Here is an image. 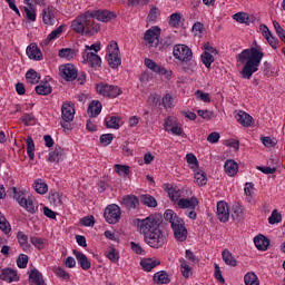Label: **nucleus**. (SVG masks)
<instances>
[{
    "label": "nucleus",
    "mask_w": 285,
    "mask_h": 285,
    "mask_svg": "<svg viewBox=\"0 0 285 285\" xmlns=\"http://www.w3.org/2000/svg\"><path fill=\"white\" fill-rule=\"evenodd\" d=\"M164 219L159 215H150L145 219H137V228L140 235L144 236V242L150 248H164L168 244V238L164 230L159 228Z\"/></svg>",
    "instance_id": "f257e3e1"
},
{
    "label": "nucleus",
    "mask_w": 285,
    "mask_h": 285,
    "mask_svg": "<svg viewBox=\"0 0 285 285\" xmlns=\"http://www.w3.org/2000/svg\"><path fill=\"white\" fill-rule=\"evenodd\" d=\"M237 59L240 63H245L240 71L243 79H250V77L259 70V65L262 63V59H264V52L252 47L250 49H245L238 53Z\"/></svg>",
    "instance_id": "f03ea898"
},
{
    "label": "nucleus",
    "mask_w": 285,
    "mask_h": 285,
    "mask_svg": "<svg viewBox=\"0 0 285 285\" xmlns=\"http://www.w3.org/2000/svg\"><path fill=\"white\" fill-rule=\"evenodd\" d=\"M71 30L85 37H95L101 30V26L95 22L91 11H86L71 22Z\"/></svg>",
    "instance_id": "7ed1b4c3"
},
{
    "label": "nucleus",
    "mask_w": 285,
    "mask_h": 285,
    "mask_svg": "<svg viewBox=\"0 0 285 285\" xmlns=\"http://www.w3.org/2000/svg\"><path fill=\"white\" fill-rule=\"evenodd\" d=\"M96 91L102 97H108L109 99H115L121 95V88L115 85H109L105 82H99L96 85Z\"/></svg>",
    "instance_id": "20e7f679"
},
{
    "label": "nucleus",
    "mask_w": 285,
    "mask_h": 285,
    "mask_svg": "<svg viewBox=\"0 0 285 285\" xmlns=\"http://www.w3.org/2000/svg\"><path fill=\"white\" fill-rule=\"evenodd\" d=\"M107 61L110 66V68H117L118 66H121V56H119V45H117L116 41H111L107 46Z\"/></svg>",
    "instance_id": "39448f33"
},
{
    "label": "nucleus",
    "mask_w": 285,
    "mask_h": 285,
    "mask_svg": "<svg viewBox=\"0 0 285 285\" xmlns=\"http://www.w3.org/2000/svg\"><path fill=\"white\" fill-rule=\"evenodd\" d=\"M173 55L175 59H178V61H183L185 63L193 61V49L186 45H175Z\"/></svg>",
    "instance_id": "423d86ee"
},
{
    "label": "nucleus",
    "mask_w": 285,
    "mask_h": 285,
    "mask_svg": "<svg viewBox=\"0 0 285 285\" xmlns=\"http://www.w3.org/2000/svg\"><path fill=\"white\" fill-rule=\"evenodd\" d=\"M104 217L108 224H119V219H121V208L119 205H108L105 208Z\"/></svg>",
    "instance_id": "0eeeda50"
},
{
    "label": "nucleus",
    "mask_w": 285,
    "mask_h": 285,
    "mask_svg": "<svg viewBox=\"0 0 285 285\" xmlns=\"http://www.w3.org/2000/svg\"><path fill=\"white\" fill-rule=\"evenodd\" d=\"M176 222L177 223H173L171 226L174 237L177 242H186V239H188V228H186V223L184 222V218Z\"/></svg>",
    "instance_id": "6e6552de"
},
{
    "label": "nucleus",
    "mask_w": 285,
    "mask_h": 285,
    "mask_svg": "<svg viewBox=\"0 0 285 285\" xmlns=\"http://www.w3.org/2000/svg\"><path fill=\"white\" fill-rule=\"evenodd\" d=\"M145 66L153 72H156V75H164L168 81L173 79V70L165 69L163 66H159V63L150 58L145 59Z\"/></svg>",
    "instance_id": "1a4fd4ad"
},
{
    "label": "nucleus",
    "mask_w": 285,
    "mask_h": 285,
    "mask_svg": "<svg viewBox=\"0 0 285 285\" xmlns=\"http://www.w3.org/2000/svg\"><path fill=\"white\" fill-rule=\"evenodd\" d=\"M161 35V29L159 27H151L145 32L144 41L150 47L157 48L159 46V36Z\"/></svg>",
    "instance_id": "9d476101"
},
{
    "label": "nucleus",
    "mask_w": 285,
    "mask_h": 285,
    "mask_svg": "<svg viewBox=\"0 0 285 285\" xmlns=\"http://www.w3.org/2000/svg\"><path fill=\"white\" fill-rule=\"evenodd\" d=\"M59 70L60 76L65 81H75L78 77L77 68H75V65L72 63L62 65L59 67Z\"/></svg>",
    "instance_id": "9b49d317"
},
{
    "label": "nucleus",
    "mask_w": 285,
    "mask_h": 285,
    "mask_svg": "<svg viewBox=\"0 0 285 285\" xmlns=\"http://www.w3.org/2000/svg\"><path fill=\"white\" fill-rule=\"evenodd\" d=\"M61 118L65 124H70L75 119V104L63 102L61 106Z\"/></svg>",
    "instance_id": "f8f14e48"
},
{
    "label": "nucleus",
    "mask_w": 285,
    "mask_h": 285,
    "mask_svg": "<svg viewBox=\"0 0 285 285\" xmlns=\"http://www.w3.org/2000/svg\"><path fill=\"white\" fill-rule=\"evenodd\" d=\"M42 21L46 26H55L57 23V9L47 7L42 10Z\"/></svg>",
    "instance_id": "ddd939ff"
},
{
    "label": "nucleus",
    "mask_w": 285,
    "mask_h": 285,
    "mask_svg": "<svg viewBox=\"0 0 285 285\" xmlns=\"http://www.w3.org/2000/svg\"><path fill=\"white\" fill-rule=\"evenodd\" d=\"M92 18H97L98 21H102V23H108V21H112V19H117V13L109 10H98V11H90Z\"/></svg>",
    "instance_id": "4468645a"
},
{
    "label": "nucleus",
    "mask_w": 285,
    "mask_h": 285,
    "mask_svg": "<svg viewBox=\"0 0 285 285\" xmlns=\"http://www.w3.org/2000/svg\"><path fill=\"white\" fill-rule=\"evenodd\" d=\"M217 219L226 224L230 217V212L228 210V204L226 202H218L217 203Z\"/></svg>",
    "instance_id": "2eb2a0df"
},
{
    "label": "nucleus",
    "mask_w": 285,
    "mask_h": 285,
    "mask_svg": "<svg viewBox=\"0 0 285 285\" xmlns=\"http://www.w3.org/2000/svg\"><path fill=\"white\" fill-rule=\"evenodd\" d=\"M177 204L181 209L195 210L199 206V200L193 196L191 198H180Z\"/></svg>",
    "instance_id": "dca6fc26"
},
{
    "label": "nucleus",
    "mask_w": 285,
    "mask_h": 285,
    "mask_svg": "<svg viewBox=\"0 0 285 285\" xmlns=\"http://www.w3.org/2000/svg\"><path fill=\"white\" fill-rule=\"evenodd\" d=\"M139 198L135 195H127L122 198L121 206L126 208V210H135V208H139Z\"/></svg>",
    "instance_id": "f3484780"
},
{
    "label": "nucleus",
    "mask_w": 285,
    "mask_h": 285,
    "mask_svg": "<svg viewBox=\"0 0 285 285\" xmlns=\"http://www.w3.org/2000/svg\"><path fill=\"white\" fill-rule=\"evenodd\" d=\"M0 279L12 284V282H19V276L17 275V271L12 268H4L0 271Z\"/></svg>",
    "instance_id": "a211bd4d"
},
{
    "label": "nucleus",
    "mask_w": 285,
    "mask_h": 285,
    "mask_svg": "<svg viewBox=\"0 0 285 285\" xmlns=\"http://www.w3.org/2000/svg\"><path fill=\"white\" fill-rule=\"evenodd\" d=\"M27 55L29 59H33V61H41V59H43V53L36 43H31L27 47Z\"/></svg>",
    "instance_id": "6ab92c4d"
},
{
    "label": "nucleus",
    "mask_w": 285,
    "mask_h": 285,
    "mask_svg": "<svg viewBox=\"0 0 285 285\" xmlns=\"http://www.w3.org/2000/svg\"><path fill=\"white\" fill-rule=\"evenodd\" d=\"M235 119L240 124V126H244V128H250V126H253V116L246 111H238Z\"/></svg>",
    "instance_id": "aec40b11"
},
{
    "label": "nucleus",
    "mask_w": 285,
    "mask_h": 285,
    "mask_svg": "<svg viewBox=\"0 0 285 285\" xmlns=\"http://www.w3.org/2000/svg\"><path fill=\"white\" fill-rule=\"evenodd\" d=\"M73 255L77 262L80 264V267L82 268V271H90L92 264L90 263V261H88V256H86V254L77 249H73Z\"/></svg>",
    "instance_id": "412c9836"
},
{
    "label": "nucleus",
    "mask_w": 285,
    "mask_h": 285,
    "mask_svg": "<svg viewBox=\"0 0 285 285\" xmlns=\"http://www.w3.org/2000/svg\"><path fill=\"white\" fill-rule=\"evenodd\" d=\"M66 153L63 151V148L61 146L56 145L55 150L49 154L48 161L51 164H59V161H63Z\"/></svg>",
    "instance_id": "4be33fe9"
},
{
    "label": "nucleus",
    "mask_w": 285,
    "mask_h": 285,
    "mask_svg": "<svg viewBox=\"0 0 285 285\" xmlns=\"http://www.w3.org/2000/svg\"><path fill=\"white\" fill-rule=\"evenodd\" d=\"M82 57L91 68H101V57H99L97 53L87 52Z\"/></svg>",
    "instance_id": "5701e85b"
},
{
    "label": "nucleus",
    "mask_w": 285,
    "mask_h": 285,
    "mask_svg": "<svg viewBox=\"0 0 285 285\" xmlns=\"http://www.w3.org/2000/svg\"><path fill=\"white\" fill-rule=\"evenodd\" d=\"M254 244L258 250H268V246H271V239L259 234L254 238Z\"/></svg>",
    "instance_id": "b1692460"
},
{
    "label": "nucleus",
    "mask_w": 285,
    "mask_h": 285,
    "mask_svg": "<svg viewBox=\"0 0 285 285\" xmlns=\"http://www.w3.org/2000/svg\"><path fill=\"white\" fill-rule=\"evenodd\" d=\"M29 284L35 285H46V281H43V275L39 273V269L33 268L29 273Z\"/></svg>",
    "instance_id": "393cba45"
},
{
    "label": "nucleus",
    "mask_w": 285,
    "mask_h": 285,
    "mask_svg": "<svg viewBox=\"0 0 285 285\" xmlns=\"http://www.w3.org/2000/svg\"><path fill=\"white\" fill-rule=\"evenodd\" d=\"M224 168L228 177H235V175H237V171L239 170V166L233 159L226 160Z\"/></svg>",
    "instance_id": "a878e982"
},
{
    "label": "nucleus",
    "mask_w": 285,
    "mask_h": 285,
    "mask_svg": "<svg viewBox=\"0 0 285 285\" xmlns=\"http://www.w3.org/2000/svg\"><path fill=\"white\" fill-rule=\"evenodd\" d=\"M89 117H98L101 114V101L92 100L87 109Z\"/></svg>",
    "instance_id": "bb28decb"
},
{
    "label": "nucleus",
    "mask_w": 285,
    "mask_h": 285,
    "mask_svg": "<svg viewBox=\"0 0 285 285\" xmlns=\"http://www.w3.org/2000/svg\"><path fill=\"white\" fill-rule=\"evenodd\" d=\"M161 262L159 259H153V258H145L140 261V266L142 269H145L147 273H150L153 268H156V266H159Z\"/></svg>",
    "instance_id": "cd10ccee"
},
{
    "label": "nucleus",
    "mask_w": 285,
    "mask_h": 285,
    "mask_svg": "<svg viewBox=\"0 0 285 285\" xmlns=\"http://www.w3.org/2000/svg\"><path fill=\"white\" fill-rule=\"evenodd\" d=\"M36 92L37 95H50L52 92V87L50 86V82L48 80L41 81V85L36 86Z\"/></svg>",
    "instance_id": "c85d7f7f"
},
{
    "label": "nucleus",
    "mask_w": 285,
    "mask_h": 285,
    "mask_svg": "<svg viewBox=\"0 0 285 285\" xmlns=\"http://www.w3.org/2000/svg\"><path fill=\"white\" fill-rule=\"evenodd\" d=\"M154 282L156 284H170V276L166 271L157 272L154 275Z\"/></svg>",
    "instance_id": "c756f323"
},
{
    "label": "nucleus",
    "mask_w": 285,
    "mask_h": 285,
    "mask_svg": "<svg viewBox=\"0 0 285 285\" xmlns=\"http://www.w3.org/2000/svg\"><path fill=\"white\" fill-rule=\"evenodd\" d=\"M164 218L166 222H169L170 226H173V224H177V222H181L183 219L173 209L165 210Z\"/></svg>",
    "instance_id": "7c9ffc66"
},
{
    "label": "nucleus",
    "mask_w": 285,
    "mask_h": 285,
    "mask_svg": "<svg viewBox=\"0 0 285 285\" xmlns=\"http://www.w3.org/2000/svg\"><path fill=\"white\" fill-rule=\"evenodd\" d=\"M166 191L171 202L179 203V198L181 197V190L179 188L171 186L167 187Z\"/></svg>",
    "instance_id": "2f4dec72"
},
{
    "label": "nucleus",
    "mask_w": 285,
    "mask_h": 285,
    "mask_svg": "<svg viewBox=\"0 0 285 285\" xmlns=\"http://www.w3.org/2000/svg\"><path fill=\"white\" fill-rule=\"evenodd\" d=\"M223 261L227 266H237V259H235V256L230 253L228 249H224L222 253Z\"/></svg>",
    "instance_id": "473e14b6"
},
{
    "label": "nucleus",
    "mask_w": 285,
    "mask_h": 285,
    "mask_svg": "<svg viewBox=\"0 0 285 285\" xmlns=\"http://www.w3.org/2000/svg\"><path fill=\"white\" fill-rule=\"evenodd\" d=\"M63 28H66V24H61L57 29L51 31V33H49L48 37L43 40V42H42L43 46H48V43H50V41H53V39H57V37H59V35H61L63 32Z\"/></svg>",
    "instance_id": "72a5a7b5"
},
{
    "label": "nucleus",
    "mask_w": 285,
    "mask_h": 285,
    "mask_svg": "<svg viewBox=\"0 0 285 285\" xmlns=\"http://www.w3.org/2000/svg\"><path fill=\"white\" fill-rule=\"evenodd\" d=\"M140 204L148 206V208H157V199L148 194L140 196Z\"/></svg>",
    "instance_id": "f704fd0d"
},
{
    "label": "nucleus",
    "mask_w": 285,
    "mask_h": 285,
    "mask_svg": "<svg viewBox=\"0 0 285 285\" xmlns=\"http://www.w3.org/2000/svg\"><path fill=\"white\" fill-rule=\"evenodd\" d=\"M121 122V117L119 116H111L108 120L106 118L105 124L107 128H112L114 130H119L120 126L119 124Z\"/></svg>",
    "instance_id": "c9c22d12"
},
{
    "label": "nucleus",
    "mask_w": 285,
    "mask_h": 285,
    "mask_svg": "<svg viewBox=\"0 0 285 285\" xmlns=\"http://www.w3.org/2000/svg\"><path fill=\"white\" fill-rule=\"evenodd\" d=\"M194 178L196 180V184H198L199 186H206V184H208V177L206 176V171L202 169H198L194 174Z\"/></svg>",
    "instance_id": "e433bc0d"
},
{
    "label": "nucleus",
    "mask_w": 285,
    "mask_h": 285,
    "mask_svg": "<svg viewBox=\"0 0 285 285\" xmlns=\"http://www.w3.org/2000/svg\"><path fill=\"white\" fill-rule=\"evenodd\" d=\"M33 188L38 195H46V193H48V184L41 179H38L33 183Z\"/></svg>",
    "instance_id": "4c0bfd02"
},
{
    "label": "nucleus",
    "mask_w": 285,
    "mask_h": 285,
    "mask_svg": "<svg viewBox=\"0 0 285 285\" xmlns=\"http://www.w3.org/2000/svg\"><path fill=\"white\" fill-rule=\"evenodd\" d=\"M12 193H13V199H16L19 204V206H22L26 204V200L28 198H26V191L23 190H17V187L12 188Z\"/></svg>",
    "instance_id": "58836bf2"
},
{
    "label": "nucleus",
    "mask_w": 285,
    "mask_h": 285,
    "mask_svg": "<svg viewBox=\"0 0 285 285\" xmlns=\"http://www.w3.org/2000/svg\"><path fill=\"white\" fill-rule=\"evenodd\" d=\"M26 79L28 83L35 86V83H39V73L35 69H29L26 73Z\"/></svg>",
    "instance_id": "ea45409f"
},
{
    "label": "nucleus",
    "mask_w": 285,
    "mask_h": 285,
    "mask_svg": "<svg viewBox=\"0 0 285 285\" xmlns=\"http://www.w3.org/2000/svg\"><path fill=\"white\" fill-rule=\"evenodd\" d=\"M180 271H181V275H183V277H185V279H188L189 277L193 276V267L189 266L188 263H186V261H181Z\"/></svg>",
    "instance_id": "a19ab883"
},
{
    "label": "nucleus",
    "mask_w": 285,
    "mask_h": 285,
    "mask_svg": "<svg viewBox=\"0 0 285 285\" xmlns=\"http://www.w3.org/2000/svg\"><path fill=\"white\" fill-rule=\"evenodd\" d=\"M27 155L31 160L35 159V140L32 136L27 137Z\"/></svg>",
    "instance_id": "79ce46f5"
},
{
    "label": "nucleus",
    "mask_w": 285,
    "mask_h": 285,
    "mask_svg": "<svg viewBox=\"0 0 285 285\" xmlns=\"http://www.w3.org/2000/svg\"><path fill=\"white\" fill-rule=\"evenodd\" d=\"M17 239L21 248H23V250H27V248H30V244H28V235H26L23 232H18Z\"/></svg>",
    "instance_id": "37998d69"
},
{
    "label": "nucleus",
    "mask_w": 285,
    "mask_h": 285,
    "mask_svg": "<svg viewBox=\"0 0 285 285\" xmlns=\"http://www.w3.org/2000/svg\"><path fill=\"white\" fill-rule=\"evenodd\" d=\"M232 219H234V222H244V209H242V207L236 206L233 208V213H232Z\"/></svg>",
    "instance_id": "c03bdc74"
},
{
    "label": "nucleus",
    "mask_w": 285,
    "mask_h": 285,
    "mask_svg": "<svg viewBox=\"0 0 285 285\" xmlns=\"http://www.w3.org/2000/svg\"><path fill=\"white\" fill-rule=\"evenodd\" d=\"M58 57L61 59H75V49L62 48L59 50Z\"/></svg>",
    "instance_id": "a18cd8bd"
},
{
    "label": "nucleus",
    "mask_w": 285,
    "mask_h": 285,
    "mask_svg": "<svg viewBox=\"0 0 285 285\" xmlns=\"http://www.w3.org/2000/svg\"><path fill=\"white\" fill-rule=\"evenodd\" d=\"M30 242L36 248H38V250H43L46 248V239L43 238L31 236Z\"/></svg>",
    "instance_id": "49530a36"
},
{
    "label": "nucleus",
    "mask_w": 285,
    "mask_h": 285,
    "mask_svg": "<svg viewBox=\"0 0 285 285\" xmlns=\"http://www.w3.org/2000/svg\"><path fill=\"white\" fill-rule=\"evenodd\" d=\"M246 285H259V279L255 273H247L244 277Z\"/></svg>",
    "instance_id": "de8ad7c7"
},
{
    "label": "nucleus",
    "mask_w": 285,
    "mask_h": 285,
    "mask_svg": "<svg viewBox=\"0 0 285 285\" xmlns=\"http://www.w3.org/2000/svg\"><path fill=\"white\" fill-rule=\"evenodd\" d=\"M169 26H171V28H179V23H181V14L179 13H173L169 17Z\"/></svg>",
    "instance_id": "09e8293b"
},
{
    "label": "nucleus",
    "mask_w": 285,
    "mask_h": 285,
    "mask_svg": "<svg viewBox=\"0 0 285 285\" xmlns=\"http://www.w3.org/2000/svg\"><path fill=\"white\" fill-rule=\"evenodd\" d=\"M200 58H202L204 66H206L207 68H210V66H213V62L215 61V57H213V55L208 53V52H204L200 56Z\"/></svg>",
    "instance_id": "8fccbe9b"
},
{
    "label": "nucleus",
    "mask_w": 285,
    "mask_h": 285,
    "mask_svg": "<svg viewBox=\"0 0 285 285\" xmlns=\"http://www.w3.org/2000/svg\"><path fill=\"white\" fill-rule=\"evenodd\" d=\"M0 230L8 235L12 228L10 227V223L8 219L4 218V216H0Z\"/></svg>",
    "instance_id": "3c124183"
},
{
    "label": "nucleus",
    "mask_w": 285,
    "mask_h": 285,
    "mask_svg": "<svg viewBox=\"0 0 285 285\" xmlns=\"http://www.w3.org/2000/svg\"><path fill=\"white\" fill-rule=\"evenodd\" d=\"M114 168L118 175H125V177L130 175V166L128 165H115Z\"/></svg>",
    "instance_id": "603ef678"
},
{
    "label": "nucleus",
    "mask_w": 285,
    "mask_h": 285,
    "mask_svg": "<svg viewBox=\"0 0 285 285\" xmlns=\"http://www.w3.org/2000/svg\"><path fill=\"white\" fill-rule=\"evenodd\" d=\"M21 208H24L26 212L30 213L31 215H35V213H37V208H35V203L32 202V199L27 198Z\"/></svg>",
    "instance_id": "864d4df0"
},
{
    "label": "nucleus",
    "mask_w": 285,
    "mask_h": 285,
    "mask_svg": "<svg viewBox=\"0 0 285 285\" xmlns=\"http://www.w3.org/2000/svg\"><path fill=\"white\" fill-rule=\"evenodd\" d=\"M53 273L57 277H60L61 279H65V281L70 279V274L61 267H55Z\"/></svg>",
    "instance_id": "5fc2aeb1"
},
{
    "label": "nucleus",
    "mask_w": 285,
    "mask_h": 285,
    "mask_svg": "<svg viewBox=\"0 0 285 285\" xmlns=\"http://www.w3.org/2000/svg\"><path fill=\"white\" fill-rule=\"evenodd\" d=\"M261 141L266 148H275V146H277V140H274L268 136L261 137Z\"/></svg>",
    "instance_id": "6e6d98bb"
},
{
    "label": "nucleus",
    "mask_w": 285,
    "mask_h": 285,
    "mask_svg": "<svg viewBox=\"0 0 285 285\" xmlns=\"http://www.w3.org/2000/svg\"><path fill=\"white\" fill-rule=\"evenodd\" d=\"M282 222V214L277 212V209H274L272 212V215L268 217V223L269 224H279Z\"/></svg>",
    "instance_id": "4d7b16f0"
},
{
    "label": "nucleus",
    "mask_w": 285,
    "mask_h": 285,
    "mask_svg": "<svg viewBox=\"0 0 285 285\" xmlns=\"http://www.w3.org/2000/svg\"><path fill=\"white\" fill-rule=\"evenodd\" d=\"M17 266L18 268H26L28 266V255L20 254L17 259Z\"/></svg>",
    "instance_id": "13d9d810"
},
{
    "label": "nucleus",
    "mask_w": 285,
    "mask_h": 285,
    "mask_svg": "<svg viewBox=\"0 0 285 285\" xmlns=\"http://www.w3.org/2000/svg\"><path fill=\"white\" fill-rule=\"evenodd\" d=\"M214 268H215V279H217L219 284H226V279H224V276L222 275V269L219 268V265L215 264Z\"/></svg>",
    "instance_id": "bf43d9fd"
},
{
    "label": "nucleus",
    "mask_w": 285,
    "mask_h": 285,
    "mask_svg": "<svg viewBox=\"0 0 285 285\" xmlns=\"http://www.w3.org/2000/svg\"><path fill=\"white\" fill-rule=\"evenodd\" d=\"M196 97H198V99H200V101H204L205 104H210V95L209 94H205L202 92V90H197L195 92Z\"/></svg>",
    "instance_id": "052dcab7"
},
{
    "label": "nucleus",
    "mask_w": 285,
    "mask_h": 285,
    "mask_svg": "<svg viewBox=\"0 0 285 285\" xmlns=\"http://www.w3.org/2000/svg\"><path fill=\"white\" fill-rule=\"evenodd\" d=\"M233 17L238 23H246V21H248V14L244 12L235 13Z\"/></svg>",
    "instance_id": "680f3d73"
},
{
    "label": "nucleus",
    "mask_w": 285,
    "mask_h": 285,
    "mask_svg": "<svg viewBox=\"0 0 285 285\" xmlns=\"http://www.w3.org/2000/svg\"><path fill=\"white\" fill-rule=\"evenodd\" d=\"M35 120V115L32 114H24L21 118L20 121L24 124V126H30L32 121Z\"/></svg>",
    "instance_id": "e2e57ef3"
},
{
    "label": "nucleus",
    "mask_w": 285,
    "mask_h": 285,
    "mask_svg": "<svg viewBox=\"0 0 285 285\" xmlns=\"http://www.w3.org/2000/svg\"><path fill=\"white\" fill-rule=\"evenodd\" d=\"M187 164L190 166H195L196 168L199 166V160H197V156L194 154H187L186 155Z\"/></svg>",
    "instance_id": "0e129e2a"
},
{
    "label": "nucleus",
    "mask_w": 285,
    "mask_h": 285,
    "mask_svg": "<svg viewBox=\"0 0 285 285\" xmlns=\"http://www.w3.org/2000/svg\"><path fill=\"white\" fill-rule=\"evenodd\" d=\"M100 144H104L105 146L112 144V134H102L100 136Z\"/></svg>",
    "instance_id": "69168bd1"
},
{
    "label": "nucleus",
    "mask_w": 285,
    "mask_h": 285,
    "mask_svg": "<svg viewBox=\"0 0 285 285\" xmlns=\"http://www.w3.org/2000/svg\"><path fill=\"white\" fill-rule=\"evenodd\" d=\"M82 226H95V216H86L80 219Z\"/></svg>",
    "instance_id": "338daca9"
},
{
    "label": "nucleus",
    "mask_w": 285,
    "mask_h": 285,
    "mask_svg": "<svg viewBox=\"0 0 285 285\" xmlns=\"http://www.w3.org/2000/svg\"><path fill=\"white\" fill-rule=\"evenodd\" d=\"M157 17H159V9H157V7H154L150 9L149 13H148V19L149 21H157Z\"/></svg>",
    "instance_id": "774afa93"
}]
</instances>
